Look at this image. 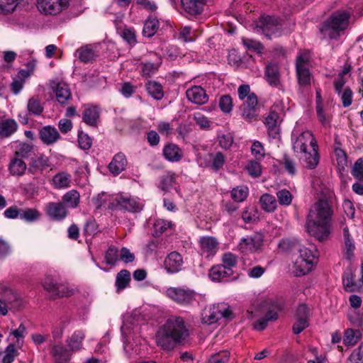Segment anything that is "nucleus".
<instances>
[{
  "label": "nucleus",
  "instance_id": "obj_5",
  "mask_svg": "<svg viewBox=\"0 0 363 363\" xmlns=\"http://www.w3.org/2000/svg\"><path fill=\"white\" fill-rule=\"evenodd\" d=\"M351 13L345 10L334 11L323 23L320 32L325 37L337 40L348 28Z\"/></svg>",
  "mask_w": 363,
  "mask_h": 363
},
{
  "label": "nucleus",
  "instance_id": "obj_40",
  "mask_svg": "<svg viewBox=\"0 0 363 363\" xmlns=\"http://www.w3.org/2000/svg\"><path fill=\"white\" fill-rule=\"evenodd\" d=\"M80 195L76 190L67 192L62 197V203L67 207L75 208L79 203Z\"/></svg>",
  "mask_w": 363,
  "mask_h": 363
},
{
  "label": "nucleus",
  "instance_id": "obj_45",
  "mask_svg": "<svg viewBox=\"0 0 363 363\" xmlns=\"http://www.w3.org/2000/svg\"><path fill=\"white\" fill-rule=\"evenodd\" d=\"M248 196V188L246 186H239L231 191V197L236 202L245 201Z\"/></svg>",
  "mask_w": 363,
  "mask_h": 363
},
{
  "label": "nucleus",
  "instance_id": "obj_42",
  "mask_svg": "<svg viewBox=\"0 0 363 363\" xmlns=\"http://www.w3.org/2000/svg\"><path fill=\"white\" fill-rule=\"evenodd\" d=\"M172 224L170 221L163 219H157L153 223L152 235L158 238L167 229L172 227Z\"/></svg>",
  "mask_w": 363,
  "mask_h": 363
},
{
  "label": "nucleus",
  "instance_id": "obj_53",
  "mask_svg": "<svg viewBox=\"0 0 363 363\" xmlns=\"http://www.w3.org/2000/svg\"><path fill=\"white\" fill-rule=\"evenodd\" d=\"M78 143L79 147L84 150H89L92 145L91 138L82 130L78 132Z\"/></svg>",
  "mask_w": 363,
  "mask_h": 363
},
{
  "label": "nucleus",
  "instance_id": "obj_28",
  "mask_svg": "<svg viewBox=\"0 0 363 363\" xmlns=\"http://www.w3.org/2000/svg\"><path fill=\"white\" fill-rule=\"evenodd\" d=\"M75 56L77 57L82 62L89 63L94 61L98 57V55L91 45H86L76 50Z\"/></svg>",
  "mask_w": 363,
  "mask_h": 363
},
{
  "label": "nucleus",
  "instance_id": "obj_7",
  "mask_svg": "<svg viewBox=\"0 0 363 363\" xmlns=\"http://www.w3.org/2000/svg\"><path fill=\"white\" fill-rule=\"evenodd\" d=\"M167 296L179 305L189 306L196 299V293L188 287H169L166 291Z\"/></svg>",
  "mask_w": 363,
  "mask_h": 363
},
{
  "label": "nucleus",
  "instance_id": "obj_33",
  "mask_svg": "<svg viewBox=\"0 0 363 363\" xmlns=\"http://www.w3.org/2000/svg\"><path fill=\"white\" fill-rule=\"evenodd\" d=\"M51 354L57 363H68L71 357L69 351L62 345H54Z\"/></svg>",
  "mask_w": 363,
  "mask_h": 363
},
{
  "label": "nucleus",
  "instance_id": "obj_60",
  "mask_svg": "<svg viewBox=\"0 0 363 363\" xmlns=\"http://www.w3.org/2000/svg\"><path fill=\"white\" fill-rule=\"evenodd\" d=\"M121 35L123 38V39L130 45H135V43H137L136 34L133 28H124Z\"/></svg>",
  "mask_w": 363,
  "mask_h": 363
},
{
  "label": "nucleus",
  "instance_id": "obj_6",
  "mask_svg": "<svg viewBox=\"0 0 363 363\" xmlns=\"http://www.w3.org/2000/svg\"><path fill=\"white\" fill-rule=\"evenodd\" d=\"M201 316L202 323L208 325L216 323L221 318L229 320L233 318L229 306L225 303L213 304L208 308H206L203 311Z\"/></svg>",
  "mask_w": 363,
  "mask_h": 363
},
{
  "label": "nucleus",
  "instance_id": "obj_16",
  "mask_svg": "<svg viewBox=\"0 0 363 363\" xmlns=\"http://www.w3.org/2000/svg\"><path fill=\"white\" fill-rule=\"evenodd\" d=\"M182 256L174 251L167 255L164 261V269L169 274H174L182 270L183 266Z\"/></svg>",
  "mask_w": 363,
  "mask_h": 363
},
{
  "label": "nucleus",
  "instance_id": "obj_8",
  "mask_svg": "<svg viewBox=\"0 0 363 363\" xmlns=\"http://www.w3.org/2000/svg\"><path fill=\"white\" fill-rule=\"evenodd\" d=\"M256 28L258 32H262L266 38L271 40L272 35L280 32L281 25L277 17L262 15L259 17Z\"/></svg>",
  "mask_w": 363,
  "mask_h": 363
},
{
  "label": "nucleus",
  "instance_id": "obj_18",
  "mask_svg": "<svg viewBox=\"0 0 363 363\" xmlns=\"http://www.w3.org/2000/svg\"><path fill=\"white\" fill-rule=\"evenodd\" d=\"M127 165L128 160L126 156L123 152H118L113 156L108 168L113 175L117 176L125 170Z\"/></svg>",
  "mask_w": 363,
  "mask_h": 363
},
{
  "label": "nucleus",
  "instance_id": "obj_31",
  "mask_svg": "<svg viewBox=\"0 0 363 363\" xmlns=\"http://www.w3.org/2000/svg\"><path fill=\"white\" fill-rule=\"evenodd\" d=\"M28 114L29 116H39L44 111L43 104L38 96L30 97L27 103Z\"/></svg>",
  "mask_w": 363,
  "mask_h": 363
},
{
  "label": "nucleus",
  "instance_id": "obj_47",
  "mask_svg": "<svg viewBox=\"0 0 363 363\" xmlns=\"http://www.w3.org/2000/svg\"><path fill=\"white\" fill-rule=\"evenodd\" d=\"M118 250L116 247L111 245L108 247L106 254V263L111 266H114L119 260Z\"/></svg>",
  "mask_w": 363,
  "mask_h": 363
},
{
  "label": "nucleus",
  "instance_id": "obj_17",
  "mask_svg": "<svg viewBox=\"0 0 363 363\" xmlns=\"http://www.w3.org/2000/svg\"><path fill=\"white\" fill-rule=\"evenodd\" d=\"M100 118V108L94 105H84V110L82 113V121L86 125L92 127L97 125L98 121Z\"/></svg>",
  "mask_w": 363,
  "mask_h": 363
},
{
  "label": "nucleus",
  "instance_id": "obj_21",
  "mask_svg": "<svg viewBox=\"0 0 363 363\" xmlns=\"http://www.w3.org/2000/svg\"><path fill=\"white\" fill-rule=\"evenodd\" d=\"M233 274V270L221 264L213 266L209 271V277L213 281H226Z\"/></svg>",
  "mask_w": 363,
  "mask_h": 363
},
{
  "label": "nucleus",
  "instance_id": "obj_55",
  "mask_svg": "<svg viewBox=\"0 0 363 363\" xmlns=\"http://www.w3.org/2000/svg\"><path fill=\"white\" fill-rule=\"evenodd\" d=\"M247 173L252 177L257 178L261 175L262 169L260 164L257 161L250 160L245 167Z\"/></svg>",
  "mask_w": 363,
  "mask_h": 363
},
{
  "label": "nucleus",
  "instance_id": "obj_24",
  "mask_svg": "<svg viewBox=\"0 0 363 363\" xmlns=\"http://www.w3.org/2000/svg\"><path fill=\"white\" fill-rule=\"evenodd\" d=\"M163 156L166 160L172 162L180 161L183 157V152L176 144L169 143L163 148Z\"/></svg>",
  "mask_w": 363,
  "mask_h": 363
},
{
  "label": "nucleus",
  "instance_id": "obj_35",
  "mask_svg": "<svg viewBox=\"0 0 363 363\" xmlns=\"http://www.w3.org/2000/svg\"><path fill=\"white\" fill-rule=\"evenodd\" d=\"M362 338V333L359 330L347 328L343 336V343L346 346H354Z\"/></svg>",
  "mask_w": 363,
  "mask_h": 363
},
{
  "label": "nucleus",
  "instance_id": "obj_22",
  "mask_svg": "<svg viewBox=\"0 0 363 363\" xmlns=\"http://www.w3.org/2000/svg\"><path fill=\"white\" fill-rule=\"evenodd\" d=\"M279 118V113L276 111H270L265 118L264 123L268 129V134L272 138H277L279 136L280 129L278 124Z\"/></svg>",
  "mask_w": 363,
  "mask_h": 363
},
{
  "label": "nucleus",
  "instance_id": "obj_44",
  "mask_svg": "<svg viewBox=\"0 0 363 363\" xmlns=\"http://www.w3.org/2000/svg\"><path fill=\"white\" fill-rule=\"evenodd\" d=\"M4 301L11 307L17 308L21 305V300L18 294L11 289H6L4 293Z\"/></svg>",
  "mask_w": 363,
  "mask_h": 363
},
{
  "label": "nucleus",
  "instance_id": "obj_37",
  "mask_svg": "<svg viewBox=\"0 0 363 363\" xmlns=\"http://www.w3.org/2000/svg\"><path fill=\"white\" fill-rule=\"evenodd\" d=\"M130 281V273L127 269L120 271L116 278V286L117 291L119 292L125 289Z\"/></svg>",
  "mask_w": 363,
  "mask_h": 363
},
{
  "label": "nucleus",
  "instance_id": "obj_43",
  "mask_svg": "<svg viewBox=\"0 0 363 363\" xmlns=\"http://www.w3.org/2000/svg\"><path fill=\"white\" fill-rule=\"evenodd\" d=\"M52 181L55 188H67L69 186L71 176L65 172H61L54 176Z\"/></svg>",
  "mask_w": 363,
  "mask_h": 363
},
{
  "label": "nucleus",
  "instance_id": "obj_59",
  "mask_svg": "<svg viewBox=\"0 0 363 363\" xmlns=\"http://www.w3.org/2000/svg\"><path fill=\"white\" fill-rule=\"evenodd\" d=\"M222 262L223 264H221V265L226 268L233 269V267H236L238 263L237 256L231 252L225 253L222 256Z\"/></svg>",
  "mask_w": 363,
  "mask_h": 363
},
{
  "label": "nucleus",
  "instance_id": "obj_58",
  "mask_svg": "<svg viewBox=\"0 0 363 363\" xmlns=\"http://www.w3.org/2000/svg\"><path fill=\"white\" fill-rule=\"evenodd\" d=\"M225 163V157L221 152H216L212 155L211 167L215 171L220 169Z\"/></svg>",
  "mask_w": 363,
  "mask_h": 363
},
{
  "label": "nucleus",
  "instance_id": "obj_27",
  "mask_svg": "<svg viewBox=\"0 0 363 363\" xmlns=\"http://www.w3.org/2000/svg\"><path fill=\"white\" fill-rule=\"evenodd\" d=\"M199 244L202 253H206V257H208L216 254L218 243L215 238L206 236L200 238Z\"/></svg>",
  "mask_w": 363,
  "mask_h": 363
},
{
  "label": "nucleus",
  "instance_id": "obj_10",
  "mask_svg": "<svg viewBox=\"0 0 363 363\" xmlns=\"http://www.w3.org/2000/svg\"><path fill=\"white\" fill-rule=\"evenodd\" d=\"M43 286L49 292L50 298L52 299L69 297L72 294V291L67 286L55 283L50 277H47L45 279Z\"/></svg>",
  "mask_w": 363,
  "mask_h": 363
},
{
  "label": "nucleus",
  "instance_id": "obj_25",
  "mask_svg": "<svg viewBox=\"0 0 363 363\" xmlns=\"http://www.w3.org/2000/svg\"><path fill=\"white\" fill-rule=\"evenodd\" d=\"M49 166L48 157L44 155H40L35 157L31 158L28 172L31 174H35L38 172H42Z\"/></svg>",
  "mask_w": 363,
  "mask_h": 363
},
{
  "label": "nucleus",
  "instance_id": "obj_64",
  "mask_svg": "<svg viewBox=\"0 0 363 363\" xmlns=\"http://www.w3.org/2000/svg\"><path fill=\"white\" fill-rule=\"evenodd\" d=\"M282 164L285 169L291 175H294L296 172L295 162L293 159L289 157L288 155H284L282 158Z\"/></svg>",
  "mask_w": 363,
  "mask_h": 363
},
{
  "label": "nucleus",
  "instance_id": "obj_57",
  "mask_svg": "<svg viewBox=\"0 0 363 363\" xmlns=\"http://www.w3.org/2000/svg\"><path fill=\"white\" fill-rule=\"evenodd\" d=\"M83 232L85 235H94L99 232L98 225L94 218H89L86 221Z\"/></svg>",
  "mask_w": 363,
  "mask_h": 363
},
{
  "label": "nucleus",
  "instance_id": "obj_19",
  "mask_svg": "<svg viewBox=\"0 0 363 363\" xmlns=\"http://www.w3.org/2000/svg\"><path fill=\"white\" fill-rule=\"evenodd\" d=\"M186 94L187 99L195 104H204L208 99L206 90L200 86H194L188 89Z\"/></svg>",
  "mask_w": 363,
  "mask_h": 363
},
{
  "label": "nucleus",
  "instance_id": "obj_23",
  "mask_svg": "<svg viewBox=\"0 0 363 363\" xmlns=\"http://www.w3.org/2000/svg\"><path fill=\"white\" fill-rule=\"evenodd\" d=\"M296 77L299 89L303 91L310 88L313 80V75L308 67H297L296 69Z\"/></svg>",
  "mask_w": 363,
  "mask_h": 363
},
{
  "label": "nucleus",
  "instance_id": "obj_54",
  "mask_svg": "<svg viewBox=\"0 0 363 363\" xmlns=\"http://www.w3.org/2000/svg\"><path fill=\"white\" fill-rule=\"evenodd\" d=\"M347 363H363V341L357 349L353 350Z\"/></svg>",
  "mask_w": 363,
  "mask_h": 363
},
{
  "label": "nucleus",
  "instance_id": "obj_12",
  "mask_svg": "<svg viewBox=\"0 0 363 363\" xmlns=\"http://www.w3.org/2000/svg\"><path fill=\"white\" fill-rule=\"evenodd\" d=\"M263 242V235L260 233H256L252 236L242 238L238 247L243 253L256 252L261 250Z\"/></svg>",
  "mask_w": 363,
  "mask_h": 363
},
{
  "label": "nucleus",
  "instance_id": "obj_41",
  "mask_svg": "<svg viewBox=\"0 0 363 363\" xmlns=\"http://www.w3.org/2000/svg\"><path fill=\"white\" fill-rule=\"evenodd\" d=\"M40 216V213L36 208H25L21 209L20 218L28 223L37 221Z\"/></svg>",
  "mask_w": 363,
  "mask_h": 363
},
{
  "label": "nucleus",
  "instance_id": "obj_14",
  "mask_svg": "<svg viewBox=\"0 0 363 363\" xmlns=\"http://www.w3.org/2000/svg\"><path fill=\"white\" fill-rule=\"evenodd\" d=\"M111 208L123 209L129 212H138L141 210V206L134 199L122 195H118L111 203Z\"/></svg>",
  "mask_w": 363,
  "mask_h": 363
},
{
  "label": "nucleus",
  "instance_id": "obj_36",
  "mask_svg": "<svg viewBox=\"0 0 363 363\" xmlns=\"http://www.w3.org/2000/svg\"><path fill=\"white\" fill-rule=\"evenodd\" d=\"M85 335L83 331L77 330L75 331L70 337L67 340V345L69 350L76 352L81 349L82 340Z\"/></svg>",
  "mask_w": 363,
  "mask_h": 363
},
{
  "label": "nucleus",
  "instance_id": "obj_48",
  "mask_svg": "<svg viewBox=\"0 0 363 363\" xmlns=\"http://www.w3.org/2000/svg\"><path fill=\"white\" fill-rule=\"evenodd\" d=\"M141 66V75L144 77H151L155 74L159 67V65H155L150 62H142Z\"/></svg>",
  "mask_w": 363,
  "mask_h": 363
},
{
  "label": "nucleus",
  "instance_id": "obj_26",
  "mask_svg": "<svg viewBox=\"0 0 363 363\" xmlns=\"http://www.w3.org/2000/svg\"><path fill=\"white\" fill-rule=\"evenodd\" d=\"M181 4L186 13L196 16L202 13L205 0H181Z\"/></svg>",
  "mask_w": 363,
  "mask_h": 363
},
{
  "label": "nucleus",
  "instance_id": "obj_15",
  "mask_svg": "<svg viewBox=\"0 0 363 363\" xmlns=\"http://www.w3.org/2000/svg\"><path fill=\"white\" fill-rule=\"evenodd\" d=\"M45 211L52 220L60 221L65 218L68 214L66 206L62 202H50L46 205Z\"/></svg>",
  "mask_w": 363,
  "mask_h": 363
},
{
  "label": "nucleus",
  "instance_id": "obj_51",
  "mask_svg": "<svg viewBox=\"0 0 363 363\" xmlns=\"http://www.w3.org/2000/svg\"><path fill=\"white\" fill-rule=\"evenodd\" d=\"M351 174L359 182H363V157L359 158L354 162Z\"/></svg>",
  "mask_w": 363,
  "mask_h": 363
},
{
  "label": "nucleus",
  "instance_id": "obj_46",
  "mask_svg": "<svg viewBox=\"0 0 363 363\" xmlns=\"http://www.w3.org/2000/svg\"><path fill=\"white\" fill-rule=\"evenodd\" d=\"M342 282L344 288L349 292L354 291V287L355 286L354 274L350 269H347L342 274Z\"/></svg>",
  "mask_w": 363,
  "mask_h": 363
},
{
  "label": "nucleus",
  "instance_id": "obj_32",
  "mask_svg": "<svg viewBox=\"0 0 363 363\" xmlns=\"http://www.w3.org/2000/svg\"><path fill=\"white\" fill-rule=\"evenodd\" d=\"M18 129V124L13 119L0 121V137L9 138Z\"/></svg>",
  "mask_w": 363,
  "mask_h": 363
},
{
  "label": "nucleus",
  "instance_id": "obj_52",
  "mask_svg": "<svg viewBox=\"0 0 363 363\" xmlns=\"http://www.w3.org/2000/svg\"><path fill=\"white\" fill-rule=\"evenodd\" d=\"M33 150V145L27 143H22L19 144L17 150L15 152V155L18 157L27 158L31 154Z\"/></svg>",
  "mask_w": 363,
  "mask_h": 363
},
{
  "label": "nucleus",
  "instance_id": "obj_29",
  "mask_svg": "<svg viewBox=\"0 0 363 363\" xmlns=\"http://www.w3.org/2000/svg\"><path fill=\"white\" fill-rule=\"evenodd\" d=\"M265 79L272 86L278 87L280 84V75L278 65L269 63L265 68Z\"/></svg>",
  "mask_w": 363,
  "mask_h": 363
},
{
  "label": "nucleus",
  "instance_id": "obj_61",
  "mask_svg": "<svg viewBox=\"0 0 363 363\" xmlns=\"http://www.w3.org/2000/svg\"><path fill=\"white\" fill-rule=\"evenodd\" d=\"M17 353L15 345L13 344H9L6 348L5 355L2 359V363H12Z\"/></svg>",
  "mask_w": 363,
  "mask_h": 363
},
{
  "label": "nucleus",
  "instance_id": "obj_62",
  "mask_svg": "<svg viewBox=\"0 0 363 363\" xmlns=\"http://www.w3.org/2000/svg\"><path fill=\"white\" fill-rule=\"evenodd\" d=\"M229 357V352L228 351H223L211 356L208 363H228Z\"/></svg>",
  "mask_w": 363,
  "mask_h": 363
},
{
  "label": "nucleus",
  "instance_id": "obj_3",
  "mask_svg": "<svg viewBox=\"0 0 363 363\" xmlns=\"http://www.w3.org/2000/svg\"><path fill=\"white\" fill-rule=\"evenodd\" d=\"M318 145L311 131L301 133L293 142V150L302 161L303 165L310 169L316 167L319 162Z\"/></svg>",
  "mask_w": 363,
  "mask_h": 363
},
{
  "label": "nucleus",
  "instance_id": "obj_1",
  "mask_svg": "<svg viewBox=\"0 0 363 363\" xmlns=\"http://www.w3.org/2000/svg\"><path fill=\"white\" fill-rule=\"evenodd\" d=\"M333 204V197L323 194L311 207L307 217V232L320 242L327 241L331 233Z\"/></svg>",
  "mask_w": 363,
  "mask_h": 363
},
{
  "label": "nucleus",
  "instance_id": "obj_9",
  "mask_svg": "<svg viewBox=\"0 0 363 363\" xmlns=\"http://www.w3.org/2000/svg\"><path fill=\"white\" fill-rule=\"evenodd\" d=\"M242 117L247 122L251 123L257 120L259 107L257 97L252 93L240 106Z\"/></svg>",
  "mask_w": 363,
  "mask_h": 363
},
{
  "label": "nucleus",
  "instance_id": "obj_39",
  "mask_svg": "<svg viewBox=\"0 0 363 363\" xmlns=\"http://www.w3.org/2000/svg\"><path fill=\"white\" fill-rule=\"evenodd\" d=\"M159 26L157 19L148 18L144 23L143 35L147 38L152 37L158 30Z\"/></svg>",
  "mask_w": 363,
  "mask_h": 363
},
{
  "label": "nucleus",
  "instance_id": "obj_50",
  "mask_svg": "<svg viewBox=\"0 0 363 363\" xmlns=\"http://www.w3.org/2000/svg\"><path fill=\"white\" fill-rule=\"evenodd\" d=\"M277 197L279 203L281 206H289L292 202V194L286 189L278 191L277 192Z\"/></svg>",
  "mask_w": 363,
  "mask_h": 363
},
{
  "label": "nucleus",
  "instance_id": "obj_30",
  "mask_svg": "<svg viewBox=\"0 0 363 363\" xmlns=\"http://www.w3.org/2000/svg\"><path fill=\"white\" fill-rule=\"evenodd\" d=\"M8 169L11 175L21 177L27 169V165L24 161L16 157L11 160Z\"/></svg>",
  "mask_w": 363,
  "mask_h": 363
},
{
  "label": "nucleus",
  "instance_id": "obj_49",
  "mask_svg": "<svg viewBox=\"0 0 363 363\" xmlns=\"http://www.w3.org/2000/svg\"><path fill=\"white\" fill-rule=\"evenodd\" d=\"M176 182L175 174L174 173L168 172L160 177V187L163 191H168L171 189Z\"/></svg>",
  "mask_w": 363,
  "mask_h": 363
},
{
  "label": "nucleus",
  "instance_id": "obj_63",
  "mask_svg": "<svg viewBox=\"0 0 363 363\" xmlns=\"http://www.w3.org/2000/svg\"><path fill=\"white\" fill-rule=\"evenodd\" d=\"M218 138L219 145L223 149L227 150L231 147L233 143V138L230 133L223 134Z\"/></svg>",
  "mask_w": 363,
  "mask_h": 363
},
{
  "label": "nucleus",
  "instance_id": "obj_13",
  "mask_svg": "<svg viewBox=\"0 0 363 363\" xmlns=\"http://www.w3.org/2000/svg\"><path fill=\"white\" fill-rule=\"evenodd\" d=\"M51 87L55 94L57 101L60 105L65 106L72 99V93L67 83L52 81Z\"/></svg>",
  "mask_w": 363,
  "mask_h": 363
},
{
  "label": "nucleus",
  "instance_id": "obj_38",
  "mask_svg": "<svg viewBox=\"0 0 363 363\" xmlns=\"http://www.w3.org/2000/svg\"><path fill=\"white\" fill-rule=\"evenodd\" d=\"M262 208L266 212H273L277 208L275 197L269 194H263L259 199Z\"/></svg>",
  "mask_w": 363,
  "mask_h": 363
},
{
  "label": "nucleus",
  "instance_id": "obj_11",
  "mask_svg": "<svg viewBox=\"0 0 363 363\" xmlns=\"http://www.w3.org/2000/svg\"><path fill=\"white\" fill-rule=\"evenodd\" d=\"M69 0H38V8L45 14L56 15L67 8Z\"/></svg>",
  "mask_w": 363,
  "mask_h": 363
},
{
  "label": "nucleus",
  "instance_id": "obj_4",
  "mask_svg": "<svg viewBox=\"0 0 363 363\" xmlns=\"http://www.w3.org/2000/svg\"><path fill=\"white\" fill-rule=\"evenodd\" d=\"M279 247L298 256L294 262V265L297 269H299L302 274H306L311 270L314 261L317 257V250H315V252H313L295 239L282 240L279 243Z\"/></svg>",
  "mask_w": 363,
  "mask_h": 363
},
{
  "label": "nucleus",
  "instance_id": "obj_56",
  "mask_svg": "<svg viewBox=\"0 0 363 363\" xmlns=\"http://www.w3.org/2000/svg\"><path fill=\"white\" fill-rule=\"evenodd\" d=\"M219 107L220 110L228 113L232 111L233 108V99L228 94L221 96L219 99Z\"/></svg>",
  "mask_w": 363,
  "mask_h": 363
},
{
  "label": "nucleus",
  "instance_id": "obj_2",
  "mask_svg": "<svg viewBox=\"0 0 363 363\" xmlns=\"http://www.w3.org/2000/svg\"><path fill=\"white\" fill-rule=\"evenodd\" d=\"M184 319L181 317L172 316L161 326L156 333V342L164 350H171L177 345L182 343L189 337Z\"/></svg>",
  "mask_w": 363,
  "mask_h": 363
},
{
  "label": "nucleus",
  "instance_id": "obj_20",
  "mask_svg": "<svg viewBox=\"0 0 363 363\" xmlns=\"http://www.w3.org/2000/svg\"><path fill=\"white\" fill-rule=\"evenodd\" d=\"M39 138L48 145L55 143L60 138L57 130L51 125L43 126L39 131Z\"/></svg>",
  "mask_w": 363,
  "mask_h": 363
},
{
  "label": "nucleus",
  "instance_id": "obj_34",
  "mask_svg": "<svg viewBox=\"0 0 363 363\" xmlns=\"http://www.w3.org/2000/svg\"><path fill=\"white\" fill-rule=\"evenodd\" d=\"M149 95L156 100H161L164 97L163 87L161 84L155 81H148L145 84Z\"/></svg>",
  "mask_w": 363,
  "mask_h": 363
}]
</instances>
